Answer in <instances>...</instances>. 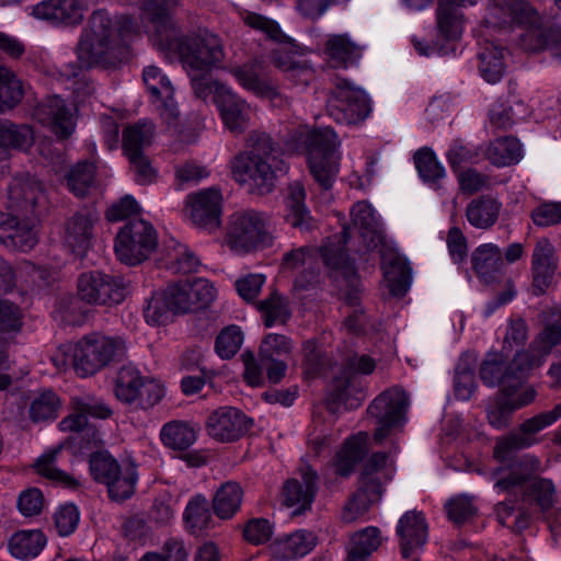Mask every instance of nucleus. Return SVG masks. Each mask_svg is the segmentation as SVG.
Instances as JSON below:
<instances>
[{
    "instance_id": "6e6552de",
    "label": "nucleus",
    "mask_w": 561,
    "mask_h": 561,
    "mask_svg": "<svg viewBox=\"0 0 561 561\" xmlns=\"http://www.w3.org/2000/svg\"><path fill=\"white\" fill-rule=\"evenodd\" d=\"M299 138L308 151V167L313 180L330 190L340 171L341 153L336 133L330 128L300 130Z\"/></svg>"
},
{
    "instance_id": "69168bd1",
    "label": "nucleus",
    "mask_w": 561,
    "mask_h": 561,
    "mask_svg": "<svg viewBox=\"0 0 561 561\" xmlns=\"http://www.w3.org/2000/svg\"><path fill=\"white\" fill-rule=\"evenodd\" d=\"M172 312L171 305L167 299V293H156L147 301V306L144 309V317L147 323L151 325H160L168 321L169 313Z\"/></svg>"
},
{
    "instance_id": "7c9ffc66",
    "label": "nucleus",
    "mask_w": 561,
    "mask_h": 561,
    "mask_svg": "<svg viewBox=\"0 0 561 561\" xmlns=\"http://www.w3.org/2000/svg\"><path fill=\"white\" fill-rule=\"evenodd\" d=\"M314 257L308 247H300L286 252L282 259V271L284 273H300L295 278V288L306 289L316 280V274L311 270Z\"/></svg>"
},
{
    "instance_id": "ea45409f",
    "label": "nucleus",
    "mask_w": 561,
    "mask_h": 561,
    "mask_svg": "<svg viewBox=\"0 0 561 561\" xmlns=\"http://www.w3.org/2000/svg\"><path fill=\"white\" fill-rule=\"evenodd\" d=\"M243 490L238 482L222 483L213 499V510L220 519L232 518L240 510Z\"/></svg>"
},
{
    "instance_id": "6e6d98bb",
    "label": "nucleus",
    "mask_w": 561,
    "mask_h": 561,
    "mask_svg": "<svg viewBox=\"0 0 561 561\" xmlns=\"http://www.w3.org/2000/svg\"><path fill=\"white\" fill-rule=\"evenodd\" d=\"M123 466L108 453L96 451L90 455L89 468L93 480L106 485Z\"/></svg>"
},
{
    "instance_id": "c9c22d12",
    "label": "nucleus",
    "mask_w": 561,
    "mask_h": 561,
    "mask_svg": "<svg viewBox=\"0 0 561 561\" xmlns=\"http://www.w3.org/2000/svg\"><path fill=\"white\" fill-rule=\"evenodd\" d=\"M471 263L476 274L485 283H490L502 268V252L493 243L481 244L473 251Z\"/></svg>"
},
{
    "instance_id": "864d4df0",
    "label": "nucleus",
    "mask_w": 561,
    "mask_h": 561,
    "mask_svg": "<svg viewBox=\"0 0 561 561\" xmlns=\"http://www.w3.org/2000/svg\"><path fill=\"white\" fill-rule=\"evenodd\" d=\"M257 309L262 313L264 324L267 328L275 323L285 324L291 317L288 299L276 291L261 300L257 304Z\"/></svg>"
},
{
    "instance_id": "a19ab883",
    "label": "nucleus",
    "mask_w": 561,
    "mask_h": 561,
    "mask_svg": "<svg viewBox=\"0 0 561 561\" xmlns=\"http://www.w3.org/2000/svg\"><path fill=\"white\" fill-rule=\"evenodd\" d=\"M479 70L489 83L499 82L505 71L504 49L488 38L479 53Z\"/></svg>"
},
{
    "instance_id": "4d7b16f0",
    "label": "nucleus",
    "mask_w": 561,
    "mask_h": 561,
    "mask_svg": "<svg viewBox=\"0 0 561 561\" xmlns=\"http://www.w3.org/2000/svg\"><path fill=\"white\" fill-rule=\"evenodd\" d=\"M511 1L491 0L479 28L480 36H486L488 30H502L511 25Z\"/></svg>"
},
{
    "instance_id": "e433bc0d",
    "label": "nucleus",
    "mask_w": 561,
    "mask_h": 561,
    "mask_svg": "<svg viewBox=\"0 0 561 561\" xmlns=\"http://www.w3.org/2000/svg\"><path fill=\"white\" fill-rule=\"evenodd\" d=\"M382 541L381 530L376 526H367L353 533L347 548L350 561H367Z\"/></svg>"
},
{
    "instance_id": "5701e85b",
    "label": "nucleus",
    "mask_w": 561,
    "mask_h": 561,
    "mask_svg": "<svg viewBox=\"0 0 561 561\" xmlns=\"http://www.w3.org/2000/svg\"><path fill=\"white\" fill-rule=\"evenodd\" d=\"M87 10L84 0H44L32 8V15L54 25L69 26L80 24Z\"/></svg>"
},
{
    "instance_id": "bf43d9fd",
    "label": "nucleus",
    "mask_w": 561,
    "mask_h": 561,
    "mask_svg": "<svg viewBox=\"0 0 561 561\" xmlns=\"http://www.w3.org/2000/svg\"><path fill=\"white\" fill-rule=\"evenodd\" d=\"M525 485L526 482L523 488H517L516 490H522L524 496L529 501H534L542 511L552 507L556 501V489L550 480L534 479L527 486Z\"/></svg>"
},
{
    "instance_id": "2eb2a0df",
    "label": "nucleus",
    "mask_w": 561,
    "mask_h": 561,
    "mask_svg": "<svg viewBox=\"0 0 561 561\" xmlns=\"http://www.w3.org/2000/svg\"><path fill=\"white\" fill-rule=\"evenodd\" d=\"M409 404L408 393L399 387L389 388L374 399L367 412L377 422L376 443L380 444L393 428L403 425Z\"/></svg>"
},
{
    "instance_id": "a211bd4d",
    "label": "nucleus",
    "mask_w": 561,
    "mask_h": 561,
    "mask_svg": "<svg viewBox=\"0 0 561 561\" xmlns=\"http://www.w3.org/2000/svg\"><path fill=\"white\" fill-rule=\"evenodd\" d=\"M300 480L288 479L282 489V503L293 508L291 515L298 516L311 511L312 503L318 492V472L309 465L299 469Z\"/></svg>"
},
{
    "instance_id": "9b49d317",
    "label": "nucleus",
    "mask_w": 561,
    "mask_h": 561,
    "mask_svg": "<svg viewBox=\"0 0 561 561\" xmlns=\"http://www.w3.org/2000/svg\"><path fill=\"white\" fill-rule=\"evenodd\" d=\"M375 359L368 355L352 356L347 364L334 376L328 386L327 405L334 412L340 405L356 409L360 405L364 393L356 374L369 375L375 370Z\"/></svg>"
},
{
    "instance_id": "1a4fd4ad",
    "label": "nucleus",
    "mask_w": 561,
    "mask_h": 561,
    "mask_svg": "<svg viewBox=\"0 0 561 561\" xmlns=\"http://www.w3.org/2000/svg\"><path fill=\"white\" fill-rule=\"evenodd\" d=\"M225 243L237 254L271 247L273 237L267 230V218L255 210L233 213L227 224Z\"/></svg>"
},
{
    "instance_id": "0e129e2a",
    "label": "nucleus",
    "mask_w": 561,
    "mask_h": 561,
    "mask_svg": "<svg viewBox=\"0 0 561 561\" xmlns=\"http://www.w3.org/2000/svg\"><path fill=\"white\" fill-rule=\"evenodd\" d=\"M304 374L307 378L322 375L331 364L330 358L318 348L313 341L304 343Z\"/></svg>"
},
{
    "instance_id": "79ce46f5",
    "label": "nucleus",
    "mask_w": 561,
    "mask_h": 561,
    "mask_svg": "<svg viewBox=\"0 0 561 561\" xmlns=\"http://www.w3.org/2000/svg\"><path fill=\"white\" fill-rule=\"evenodd\" d=\"M154 125L152 122L141 119L128 125L123 130L122 147L127 157L144 154V148L152 142Z\"/></svg>"
},
{
    "instance_id": "9d476101",
    "label": "nucleus",
    "mask_w": 561,
    "mask_h": 561,
    "mask_svg": "<svg viewBox=\"0 0 561 561\" xmlns=\"http://www.w3.org/2000/svg\"><path fill=\"white\" fill-rule=\"evenodd\" d=\"M126 345L122 337L92 333L76 344L72 365L78 376L87 377L95 374L125 354Z\"/></svg>"
},
{
    "instance_id": "37998d69",
    "label": "nucleus",
    "mask_w": 561,
    "mask_h": 561,
    "mask_svg": "<svg viewBox=\"0 0 561 561\" xmlns=\"http://www.w3.org/2000/svg\"><path fill=\"white\" fill-rule=\"evenodd\" d=\"M25 85L16 73L0 65V113L13 110L23 100Z\"/></svg>"
},
{
    "instance_id": "412c9836",
    "label": "nucleus",
    "mask_w": 561,
    "mask_h": 561,
    "mask_svg": "<svg viewBox=\"0 0 561 561\" xmlns=\"http://www.w3.org/2000/svg\"><path fill=\"white\" fill-rule=\"evenodd\" d=\"M222 196L219 190L204 188L186 197V208L194 225L209 231L220 226Z\"/></svg>"
},
{
    "instance_id": "39448f33",
    "label": "nucleus",
    "mask_w": 561,
    "mask_h": 561,
    "mask_svg": "<svg viewBox=\"0 0 561 561\" xmlns=\"http://www.w3.org/2000/svg\"><path fill=\"white\" fill-rule=\"evenodd\" d=\"M153 44L160 50L176 54L187 73L210 72L225 58L224 47L217 35L205 33L184 36L179 26L175 32Z\"/></svg>"
},
{
    "instance_id": "13d9d810",
    "label": "nucleus",
    "mask_w": 561,
    "mask_h": 561,
    "mask_svg": "<svg viewBox=\"0 0 561 561\" xmlns=\"http://www.w3.org/2000/svg\"><path fill=\"white\" fill-rule=\"evenodd\" d=\"M325 51L336 65L344 67L359 57V47L347 35L331 36L327 41Z\"/></svg>"
},
{
    "instance_id": "c756f323",
    "label": "nucleus",
    "mask_w": 561,
    "mask_h": 561,
    "mask_svg": "<svg viewBox=\"0 0 561 561\" xmlns=\"http://www.w3.org/2000/svg\"><path fill=\"white\" fill-rule=\"evenodd\" d=\"M520 45L529 51L549 50L554 58L561 60V25L541 28L528 26L520 35Z\"/></svg>"
},
{
    "instance_id": "f8f14e48",
    "label": "nucleus",
    "mask_w": 561,
    "mask_h": 561,
    "mask_svg": "<svg viewBox=\"0 0 561 561\" xmlns=\"http://www.w3.org/2000/svg\"><path fill=\"white\" fill-rule=\"evenodd\" d=\"M371 112V101L366 92L347 79L336 77L327 99V113L337 124L356 125Z\"/></svg>"
},
{
    "instance_id": "4be33fe9",
    "label": "nucleus",
    "mask_w": 561,
    "mask_h": 561,
    "mask_svg": "<svg viewBox=\"0 0 561 561\" xmlns=\"http://www.w3.org/2000/svg\"><path fill=\"white\" fill-rule=\"evenodd\" d=\"M225 127L238 136L245 131L251 119L250 105L228 87H218L214 96Z\"/></svg>"
},
{
    "instance_id": "5fc2aeb1",
    "label": "nucleus",
    "mask_w": 561,
    "mask_h": 561,
    "mask_svg": "<svg viewBox=\"0 0 561 561\" xmlns=\"http://www.w3.org/2000/svg\"><path fill=\"white\" fill-rule=\"evenodd\" d=\"M96 167L90 161H79L69 170L66 180L68 188L79 197L87 195L94 183Z\"/></svg>"
},
{
    "instance_id": "aec40b11",
    "label": "nucleus",
    "mask_w": 561,
    "mask_h": 561,
    "mask_svg": "<svg viewBox=\"0 0 561 561\" xmlns=\"http://www.w3.org/2000/svg\"><path fill=\"white\" fill-rule=\"evenodd\" d=\"M142 80L160 117L167 125H174L179 117V110L173 98L174 88L169 78L160 68L148 66L142 71Z\"/></svg>"
},
{
    "instance_id": "4c0bfd02",
    "label": "nucleus",
    "mask_w": 561,
    "mask_h": 561,
    "mask_svg": "<svg viewBox=\"0 0 561 561\" xmlns=\"http://www.w3.org/2000/svg\"><path fill=\"white\" fill-rule=\"evenodd\" d=\"M317 538L311 531L298 530L278 539L273 548L279 560H293L309 553L316 546Z\"/></svg>"
},
{
    "instance_id": "bb28decb",
    "label": "nucleus",
    "mask_w": 561,
    "mask_h": 561,
    "mask_svg": "<svg viewBox=\"0 0 561 561\" xmlns=\"http://www.w3.org/2000/svg\"><path fill=\"white\" fill-rule=\"evenodd\" d=\"M96 221V213L90 209L79 210L67 219L64 239L73 253L84 254L90 248Z\"/></svg>"
},
{
    "instance_id": "603ef678",
    "label": "nucleus",
    "mask_w": 561,
    "mask_h": 561,
    "mask_svg": "<svg viewBox=\"0 0 561 561\" xmlns=\"http://www.w3.org/2000/svg\"><path fill=\"white\" fill-rule=\"evenodd\" d=\"M144 376L133 366H123L116 376L114 393L117 400L131 405L137 401L139 387L142 386Z\"/></svg>"
},
{
    "instance_id": "4468645a",
    "label": "nucleus",
    "mask_w": 561,
    "mask_h": 561,
    "mask_svg": "<svg viewBox=\"0 0 561 561\" xmlns=\"http://www.w3.org/2000/svg\"><path fill=\"white\" fill-rule=\"evenodd\" d=\"M77 296L87 305L111 308L125 300L127 289L122 277L89 271L77 279Z\"/></svg>"
},
{
    "instance_id": "f704fd0d",
    "label": "nucleus",
    "mask_w": 561,
    "mask_h": 561,
    "mask_svg": "<svg viewBox=\"0 0 561 561\" xmlns=\"http://www.w3.org/2000/svg\"><path fill=\"white\" fill-rule=\"evenodd\" d=\"M33 142V130L27 125L0 122V170L9 159V149H26Z\"/></svg>"
},
{
    "instance_id": "a878e982",
    "label": "nucleus",
    "mask_w": 561,
    "mask_h": 561,
    "mask_svg": "<svg viewBox=\"0 0 561 561\" xmlns=\"http://www.w3.org/2000/svg\"><path fill=\"white\" fill-rule=\"evenodd\" d=\"M23 311L18 305L0 300V371L11 368L8 350L15 343V336L23 327Z\"/></svg>"
},
{
    "instance_id": "f03ea898",
    "label": "nucleus",
    "mask_w": 561,
    "mask_h": 561,
    "mask_svg": "<svg viewBox=\"0 0 561 561\" xmlns=\"http://www.w3.org/2000/svg\"><path fill=\"white\" fill-rule=\"evenodd\" d=\"M556 347L561 352V308L549 311L542 330L527 350L514 356L511 368L503 378L501 394L515 411L529 405L536 399V389L524 383V380L531 369L543 364Z\"/></svg>"
},
{
    "instance_id": "052dcab7",
    "label": "nucleus",
    "mask_w": 561,
    "mask_h": 561,
    "mask_svg": "<svg viewBox=\"0 0 561 561\" xmlns=\"http://www.w3.org/2000/svg\"><path fill=\"white\" fill-rule=\"evenodd\" d=\"M414 163L421 179L428 184H436L445 176V170L430 148H422L414 154Z\"/></svg>"
},
{
    "instance_id": "0eeeda50",
    "label": "nucleus",
    "mask_w": 561,
    "mask_h": 561,
    "mask_svg": "<svg viewBox=\"0 0 561 561\" xmlns=\"http://www.w3.org/2000/svg\"><path fill=\"white\" fill-rule=\"evenodd\" d=\"M525 448L520 445L516 433L497 439L493 456L500 467L493 470L492 478L495 480L494 488L499 492H514L541 471V462L536 456L529 454L522 457L513 456L516 450Z\"/></svg>"
},
{
    "instance_id": "338daca9",
    "label": "nucleus",
    "mask_w": 561,
    "mask_h": 561,
    "mask_svg": "<svg viewBox=\"0 0 561 561\" xmlns=\"http://www.w3.org/2000/svg\"><path fill=\"white\" fill-rule=\"evenodd\" d=\"M187 287L188 284L186 279L170 284L164 289L173 313H186L194 311L191 291H188Z\"/></svg>"
},
{
    "instance_id": "f3484780",
    "label": "nucleus",
    "mask_w": 561,
    "mask_h": 561,
    "mask_svg": "<svg viewBox=\"0 0 561 561\" xmlns=\"http://www.w3.org/2000/svg\"><path fill=\"white\" fill-rule=\"evenodd\" d=\"M368 443L367 432H358L343 443L332 461L328 462L322 470L323 483L328 489H332L337 483V478L347 479L352 476L356 465L368 453Z\"/></svg>"
},
{
    "instance_id": "c85d7f7f",
    "label": "nucleus",
    "mask_w": 561,
    "mask_h": 561,
    "mask_svg": "<svg viewBox=\"0 0 561 561\" xmlns=\"http://www.w3.org/2000/svg\"><path fill=\"white\" fill-rule=\"evenodd\" d=\"M305 201L306 191L304 185L299 182L289 184L288 194L285 198V221L302 232L312 231L317 228V221L311 216Z\"/></svg>"
},
{
    "instance_id": "423d86ee",
    "label": "nucleus",
    "mask_w": 561,
    "mask_h": 561,
    "mask_svg": "<svg viewBox=\"0 0 561 561\" xmlns=\"http://www.w3.org/2000/svg\"><path fill=\"white\" fill-rule=\"evenodd\" d=\"M393 470L387 453L371 454L359 473L357 489L343 506L341 514L343 523L351 524L358 520L381 500L385 485L392 479Z\"/></svg>"
},
{
    "instance_id": "3c124183",
    "label": "nucleus",
    "mask_w": 561,
    "mask_h": 561,
    "mask_svg": "<svg viewBox=\"0 0 561 561\" xmlns=\"http://www.w3.org/2000/svg\"><path fill=\"white\" fill-rule=\"evenodd\" d=\"M61 448L57 447L48 453L43 454L36 460L34 467L38 474L45 477L51 481H55L69 489H78L80 482L69 473L57 468V457L60 454Z\"/></svg>"
},
{
    "instance_id": "20e7f679",
    "label": "nucleus",
    "mask_w": 561,
    "mask_h": 561,
    "mask_svg": "<svg viewBox=\"0 0 561 561\" xmlns=\"http://www.w3.org/2000/svg\"><path fill=\"white\" fill-rule=\"evenodd\" d=\"M232 178L259 194L273 191L277 173L286 171L283 150L272 136L262 130L248 134L244 150L230 162Z\"/></svg>"
},
{
    "instance_id": "473e14b6",
    "label": "nucleus",
    "mask_w": 561,
    "mask_h": 561,
    "mask_svg": "<svg viewBox=\"0 0 561 561\" xmlns=\"http://www.w3.org/2000/svg\"><path fill=\"white\" fill-rule=\"evenodd\" d=\"M501 209L502 203L497 198L481 195L467 205L466 218L472 227L486 230L496 224Z\"/></svg>"
},
{
    "instance_id": "2f4dec72",
    "label": "nucleus",
    "mask_w": 561,
    "mask_h": 561,
    "mask_svg": "<svg viewBox=\"0 0 561 561\" xmlns=\"http://www.w3.org/2000/svg\"><path fill=\"white\" fill-rule=\"evenodd\" d=\"M242 20L249 27L263 33L266 38L280 45L277 49L280 50L282 60H286V53H290L295 59L296 45L290 37L283 33L276 21L254 12H245Z\"/></svg>"
},
{
    "instance_id": "dca6fc26",
    "label": "nucleus",
    "mask_w": 561,
    "mask_h": 561,
    "mask_svg": "<svg viewBox=\"0 0 561 561\" xmlns=\"http://www.w3.org/2000/svg\"><path fill=\"white\" fill-rule=\"evenodd\" d=\"M436 26L438 36L446 43L435 42L430 44L414 37L412 39L413 46L421 56H444L455 50L450 43L459 39L463 31V15L459 5L450 0H438Z\"/></svg>"
},
{
    "instance_id": "b1692460",
    "label": "nucleus",
    "mask_w": 561,
    "mask_h": 561,
    "mask_svg": "<svg viewBox=\"0 0 561 561\" xmlns=\"http://www.w3.org/2000/svg\"><path fill=\"white\" fill-rule=\"evenodd\" d=\"M34 116L60 139L68 138L75 130L73 115L65 101L57 95L43 101L35 108Z\"/></svg>"
},
{
    "instance_id": "c03bdc74",
    "label": "nucleus",
    "mask_w": 561,
    "mask_h": 561,
    "mask_svg": "<svg viewBox=\"0 0 561 561\" xmlns=\"http://www.w3.org/2000/svg\"><path fill=\"white\" fill-rule=\"evenodd\" d=\"M270 57L273 65L296 85H308L314 79V70L307 60L293 59L290 53H286V60H282L279 49H273Z\"/></svg>"
},
{
    "instance_id": "7ed1b4c3",
    "label": "nucleus",
    "mask_w": 561,
    "mask_h": 561,
    "mask_svg": "<svg viewBox=\"0 0 561 561\" xmlns=\"http://www.w3.org/2000/svg\"><path fill=\"white\" fill-rule=\"evenodd\" d=\"M44 198L42 184L32 178H15L9 187L10 213L0 211V243L27 252L38 242L36 207Z\"/></svg>"
},
{
    "instance_id": "774afa93",
    "label": "nucleus",
    "mask_w": 561,
    "mask_h": 561,
    "mask_svg": "<svg viewBox=\"0 0 561 561\" xmlns=\"http://www.w3.org/2000/svg\"><path fill=\"white\" fill-rule=\"evenodd\" d=\"M389 291L391 295L402 297L411 285V267L409 264L394 263L386 272Z\"/></svg>"
},
{
    "instance_id": "de8ad7c7",
    "label": "nucleus",
    "mask_w": 561,
    "mask_h": 561,
    "mask_svg": "<svg viewBox=\"0 0 561 561\" xmlns=\"http://www.w3.org/2000/svg\"><path fill=\"white\" fill-rule=\"evenodd\" d=\"M184 522L193 535H199L210 527L213 522L209 503L204 495L193 496L184 511Z\"/></svg>"
},
{
    "instance_id": "a18cd8bd",
    "label": "nucleus",
    "mask_w": 561,
    "mask_h": 561,
    "mask_svg": "<svg viewBox=\"0 0 561 561\" xmlns=\"http://www.w3.org/2000/svg\"><path fill=\"white\" fill-rule=\"evenodd\" d=\"M259 68L255 62L244 64L231 68L230 72L245 90L260 96L274 98L277 94L276 89L261 78Z\"/></svg>"
},
{
    "instance_id": "58836bf2",
    "label": "nucleus",
    "mask_w": 561,
    "mask_h": 561,
    "mask_svg": "<svg viewBox=\"0 0 561 561\" xmlns=\"http://www.w3.org/2000/svg\"><path fill=\"white\" fill-rule=\"evenodd\" d=\"M198 427L186 421H170L160 431L161 442L174 450H185L197 439Z\"/></svg>"
},
{
    "instance_id": "393cba45",
    "label": "nucleus",
    "mask_w": 561,
    "mask_h": 561,
    "mask_svg": "<svg viewBox=\"0 0 561 561\" xmlns=\"http://www.w3.org/2000/svg\"><path fill=\"white\" fill-rule=\"evenodd\" d=\"M397 536L404 559L422 550L428 538V526L422 512L409 511L398 522Z\"/></svg>"
},
{
    "instance_id": "49530a36",
    "label": "nucleus",
    "mask_w": 561,
    "mask_h": 561,
    "mask_svg": "<svg viewBox=\"0 0 561 561\" xmlns=\"http://www.w3.org/2000/svg\"><path fill=\"white\" fill-rule=\"evenodd\" d=\"M485 157L495 167L512 165L520 160L522 146L514 137L497 138L488 146Z\"/></svg>"
},
{
    "instance_id": "09e8293b",
    "label": "nucleus",
    "mask_w": 561,
    "mask_h": 561,
    "mask_svg": "<svg viewBox=\"0 0 561 561\" xmlns=\"http://www.w3.org/2000/svg\"><path fill=\"white\" fill-rule=\"evenodd\" d=\"M138 482L137 467L134 463H126L119 470V473L114 476L107 484V494L112 501L124 502L130 499Z\"/></svg>"
},
{
    "instance_id": "f257e3e1",
    "label": "nucleus",
    "mask_w": 561,
    "mask_h": 561,
    "mask_svg": "<svg viewBox=\"0 0 561 561\" xmlns=\"http://www.w3.org/2000/svg\"><path fill=\"white\" fill-rule=\"evenodd\" d=\"M140 34V24L129 15H111L104 9L93 11L77 47L79 67L116 66L127 58L129 42Z\"/></svg>"
},
{
    "instance_id": "cd10ccee",
    "label": "nucleus",
    "mask_w": 561,
    "mask_h": 561,
    "mask_svg": "<svg viewBox=\"0 0 561 561\" xmlns=\"http://www.w3.org/2000/svg\"><path fill=\"white\" fill-rule=\"evenodd\" d=\"M180 0H145L142 12L152 25L150 38L153 43L172 34L179 26L174 20L175 9Z\"/></svg>"
},
{
    "instance_id": "ddd939ff",
    "label": "nucleus",
    "mask_w": 561,
    "mask_h": 561,
    "mask_svg": "<svg viewBox=\"0 0 561 561\" xmlns=\"http://www.w3.org/2000/svg\"><path fill=\"white\" fill-rule=\"evenodd\" d=\"M158 234L153 226L142 219L127 221L117 232L114 250L117 259L127 265L144 262L157 248Z\"/></svg>"
},
{
    "instance_id": "680f3d73",
    "label": "nucleus",
    "mask_w": 561,
    "mask_h": 561,
    "mask_svg": "<svg viewBox=\"0 0 561 561\" xmlns=\"http://www.w3.org/2000/svg\"><path fill=\"white\" fill-rule=\"evenodd\" d=\"M59 399L53 391H44L36 397L30 407V417L33 422L55 420L59 410Z\"/></svg>"
},
{
    "instance_id": "72a5a7b5",
    "label": "nucleus",
    "mask_w": 561,
    "mask_h": 561,
    "mask_svg": "<svg viewBox=\"0 0 561 561\" xmlns=\"http://www.w3.org/2000/svg\"><path fill=\"white\" fill-rule=\"evenodd\" d=\"M47 543V538L39 529L18 530L9 542L10 553L21 560L36 558Z\"/></svg>"
},
{
    "instance_id": "e2e57ef3",
    "label": "nucleus",
    "mask_w": 561,
    "mask_h": 561,
    "mask_svg": "<svg viewBox=\"0 0 561 561\" xmlns=\"http://www.w3.org/2000/svg\"><path fill=\"white\" fill-rule=\"evenodd\" d=\"M243 342V333L237 325L226 327L218 334L215 342V351L222 359L233 357Z\"/></svg>"
},
{
    "instance_id": "8fccbe9b",
    "label": "nucleus",
    "mask_w": 561,
    "mask_h": 561,
    "mask_svg": "<svg viewBox=\"0 0 561 561\" xmlns=\"http://www.w3.org/2000/svg\"><path fill=\"white\" fill-rule=\"evenodd\" d=\"M352 222L360 231L364 239H369L376 244L381 240L379 221L371 205L367 202H358L351 209Z\"/></svg>"
},
{
    "instance_id": "6ab92c4d",
    "label": "nucleus",
    "mask_w": 561,
    "mask_h": 561,
    "mask_svg": "<svg viewBox=\"0 0 561 561\" xmlns=\"http://www.w3.org/2000/svg\"><path fill=\"white\" fill-rule=\"evenodd\" d=\"M252 420L233 407H220L207 417V434L219 443H233L244 436L252 426Z\"/></svg>"
}]
</instances>
